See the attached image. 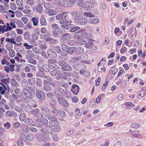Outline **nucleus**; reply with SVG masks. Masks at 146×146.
<instances>
[{"label": "nucleus", "instance_id": "1", "mask_svg": "<svg viewBox=\"0 0 146 146\" xmlns=\"http://www.w3.org/2000/svg\"><path fill=\"white\" fill-rule=\"evenodd\" d=\"M48 119L51 121L49 122V124L52 126L54 131L56 132L59 131L61 128L56 120V117L55 116H52V117H49Z\"/></svg>", "mask_w": 146, "mask_h": 146}, {"label": "nucleus", "instance_id": "2", "mask_svg": "<svg viewBox=\"0 0 146 146\" xmlns=\"http://www.w3.org/2000/svg\"><path fill=\"white\" fill-rule=\"evenodd\" d=\"M50 74L53 76H57L56 79L58 80L61 79H65L66 77L65 74H62L60 70H58L54 69L50 72Z\"/></svg>", "mask_w": 146, "mask_h": 146}, {"label": "nucleus", "instance_id": "3", "mask_svg": "<svg viewBox=\"0 0 146 146\" xmlns=\"http://www.w3.org/2000/svg\"><path fill=\"white\" fill-rule=\"evenodd\" d=\"M45 78L46 79L43 81V84H48L50 85L53 87H55L56 85L60 83V82L58 81L53 80V79L49 76H45Z\"/></svg>", "mask_w": 146, "mask_h": 146}, {"label": "nucleus", "instance_id": "4", "mask_svg": "<svg viewBox=\"0 0 146 146\" xmlns=\"http://www.w3.org/2000/svg\"><path fill=\"white\" fill-rule=\"evenodd\" d=\"M67 15L66 13H64L62 14H60L56 16V18L57 20H60L59 23L60 24H63L64 23L67 21Z\"/></svg>", "mask_w": 146, "mask_h": 146}, {"label": "nucleus", "instance_id": "5", "mask_svg": "<svg viewBox=\"0 0 146 146\" xmlns=\"http://www.w3.org/2000/svg\"><path fill=\"white\" fill-rule=\"evenodd\" d=\"M74 22L78 25L84 26L86 24L87 20L82 17L76 18L74 19Z\"/></svg>", "mask_w": 146, "mask_h": 146}, {"label": "nucleus", "instance_id": "6", "mask_svg": "<svg viewBox=\"0 0 146 146\" xmlns=\"http://www.w3.org/2000/svg\"><path fill=\"white\" fill-rule=\"evenodd\" d=\"M58 64L61 67V69L64 71H70L71 67L64 61H60L58 62Z\"/></svg>", "mask_w": 146, "mask_h": 146}, {"label": "nucleus", "instance_id": "7", "mask_svg": "<svg viewBox=\"0 0 146 146\" xmlns=\"http://www.w3.org/2000/svg\"><path fill=\"white\" fill-rule=\"evenodd\" d=\"M22 94L26 98H24V99L22 101L24 102L25 101V102H26L27 101V98L31 99L32 98V93L30 92V91L27 89H24L23 90Z\"/></svg>", "mask_w": 146, "mask_h": 146}, {"label": "nucleus", "instance_id": "8", "mask_svg": "<svg viewBox=\"0 0 146 146\" xmlns=\"http://www.w3.org/2000/svg\"><path fill=\"white\" fill-rule=\"evenodd\" d=\"M35 136L39 142L46 141L49 139V135H43L41 133H37L35 135Z\"/></svg>", "mask_w": 146, "mask_h": 146}, {"label": "nucleus", "instance_id": "9", "mask_svg": "<svg viewBox=\"0 0 146 146\" xmlns=\"http://www.w3.org/2000/svg\"><path fill=\"white\" fill-rule=\"evenodd\" d=\"M40 110L43 115L46 117H52L50 116V111L49 109L46 107L42 106L40 108Z\"/></svg>", "mask_w": 146, "mask_h": 146}, {"label": "nucleus", "instance_id": "10", "mask_svg": "<svg viewBox=\"0 0 146 146\" xmlns=\"http://www.w3.org/2000/svg\"><path fill=\"white\" fill-rule=\"evenodd\" d=\"M20 138L21 139L25 141L26 140L31 141L33 139V136L32 134L30 133L28 134L27 135L22 133L20 135Z\"/></svg>", "mask_w": 146, "mask_h": 146}, {"label": "nucleus", "instance_id": "11", "mask_svg": "<svg viewBox=\"0 0 146 146\" xmlns=\"http://www.w3.org/2000/svg\"><path fill=\"white\" fill-rule=\"evenodd\" d=\"M47 53L48 56L50 58H56L57 56L56 52L52 49H48L47 50Z\"/></svg>", "mask_w": 146, "mask_h": 146}, {"label": "nucleus", "instance_id": "12", "mask_svg": "<svg viewBox=\"0 0 146 146\" xmlns=\"http://www.w3.org/2000/svg\"><path fill=\"white\" fill-rule=\"evenodd\" d=\"M36 96L39 99L44 100L46 99V96L44 93L40 90H38L36 91Z\"/></svg>", "mask_w": 146, "mask_h": 146}, {"label": "nucleus", "instance_id": "13", "mask_svg": "<svg viewBox=\"0 0 146 146\" xmlns=\"http://www.w3.org/2000/svg\"><path fill=\"white\" fill-rule=\"evenodd\" d=\"M97 3L96 2H91L89 1H86L84 3L83 7L92 8L94 7V5H96Z\"/></svg>", "mask_w": 146, "mask_h": 146}, {"label": "nucleus", "instance_id": "14", "mask_svg": "<svg viewBox=\"0 0 146 146\" xmlns=\"http://www.w3.org/2000/svg\"><path fill=\"white\" fill-rule=\"evenodd\" d=\"M58 101L59 103L63 106L65 107H67L68 106V102L63 97H62V98H58Z\"/></svg>", "mask_w": 146, "mask_h": 146}, {"label": "nucleus", "instance_id": "15", "mask_svg": "<svg viewBox=\"0 0 146 146\" xmlns=\"http://www.w3.org/2000/svg\"><path fill=\"white\" fill-rule=\"evenodd\" d=\"M43 7L40 4H38L36 6H34L32 7L33 11L37 12L40 13L42 11Z\"/></svg>", "mask_w": 146, "mask_h": 146}, {"label": "nucleus", "instance_id": "16", "mask_svg": "<svg viewBox=\"0 0 146 146\" xmlns=\"http://www.w3.org/2000/svg\"><path fill=\"white\" fill-rule=\"evenodd\" d=\"M81 36L84 38L90 40H92L93 35L87 32H83L81 33Z\"/></svg>", "mask_w": 146, "mask_h": 146}, {"label": "nucleus", "instance_id": "17", "mask_svg": "<svg viewBox=\"0 0 146 146\" xmlns=\"http://www.w3.org/2000/svg\"><path fill=\"white\" fill-rule=\"evenodd\" d=\"M54 92L56 97L57 100L58 98H62L61 97L62 95V91L59 89V88H55L54 90Z\"/></svg>", "mask_w": 146, "mask_h": 146}, {"label": "nucleus", "instance_id": "18", "mask_svg": "<svg viewBox=\"0 0 146 146\" xmlns=\"http://www.w3.org/2000/svg\"><path fill=\"white\" fill-rule=\"evenodd\" d=\"M79 86L76 84H74L72 85L71 91L74 94L76 95L79 92Z\"/></svg>", "mask_w": 146, "mask_h": 146}, {"label": "nucleus", "instance_id": "19", "mask_svg": "<svg viewBox=\"0 0 146 146\" xmlns=\"http://www.w3.org/2000/svg\"><path fill=\"white\" fill-rule=\"evenodd\" d=\"M25 123L29 126H35V123L33 120L29 118H27L25 120Z\"/></svg>", "mask_w": 146, "mask_h": 146}, {"label": "nucleus", "instance_id": "20", "mask_svg": "<svg viewBox=\"0 0 146 146\" xmlns=\"http://www.w3.org/2000/svg\"><path fill=\"white\" fill-rule=\"evenodd\" d=\"M74 54H79L82 53L84 51V49L82 47L79 46L78 47H74Z\"/></svg>", "mask_w": 146, "mask_h": 146}, {"label": "nucleus", "instance_id": "21", "mask_svg": "<svg viewBox=\"0 0 146 146\" xmlns=\"http://www.w3.org/2000/svg\"><path fill=\"white\" fill-rule=\"evenodd\" d=\"M40 68L42 72H48L50 70L49 66L46 64H43Z\"/></svg>", "mask_w": 146, "mask_h": 146}, {"label": "nucleus", "instance_id": "22", "mask_svg": "<svg viewBox=\"0 0 146 146\" xmlns=\"http://www.w3.org/2000/svg\"><path fill=\"white\" fill-rule=\"evenodd\" d=\"M46 132L50 135H52L54 133V131L52 127L49 125H47L46 127Z\"/></svg>", "mask_w": 146, "mask_h": 146}, {"label": "nucleus", "instance_id": "23", "mask_svg": "<svg viewBox=\"0 0 146 146\" xmlns=\"http://www.w3.org/2000/svg\"><path fill=\"white\" fill-rule=\"evenodd\" d=\"M69 22V21H68V19L67 20V21L66 23H64L63 24V25H62L61 26V27L62 29H64L66 30H68L71 28V25H67V23ZM70 23H72V21H69Z\"/></svg>", "mask_w": 146, "mask_h": 146}, {"label": "nucleus", "instance_id": "24", "mask_svg": "<svg viewBox=\"0 0 146 146\" xmlns=\"http://www.w3.org/2000/svg\"><path fill=\"white\" fill-rule=\"evenodd\" d=\"M100 21V19L98 18H91L88 20L89 23L91 24H97Z\"/></svg>", "mask_w": 146, "mask_h": 146}, {"label": "nucleus", "instance_id": "25", "mask_svg": "<svg viewBox=\"0 0 146 146\" xmlns=\"http://www.w3.org/2000/svg\"><path fill=\"white\" fill-rule=\"evenodd\" d=\"M44 12L45 14L48 15L50 16L54 15L57 14V12H56L54 11L52 9L46 10H45Z\"/></svg>", "mask_w": 146, "mask_h": 146}, {"label": "nucleus", "instance_id": "26", "mask_svg": "<svg viewBox=\"0 0 146 146\" xmlns=\"http://www.w3.org/2000/svg\"><path fill=\"white\" fill-rule=\"evenodd\" d=\"M27 104L31 107L35 108L37 106L36 102L33 100H30L27 102Z\"/></svg>", "mask_w": 146, "mask_h": 146}, {"label": "nucleus", "instance_id": "27", "mask_svg": "<svg viewBox=\"0 0 146 146\" xmlns=\"http://www.w3.org/2000/svg\"><path fill=\"white\" fill-rule=\"evenodd\" d=\"M58 4L60 6L64 7H68V1L63 0L58 2Z\"/></svg>", "mask_w": 146, "mask_h": 146}, {"label": "nucleus", "instance_id": "28", "mask_svg": "<svg viewBox=\"0 0 146 146\" xmlns=\"http://www.w3.org/2000/svg\"><path fill=\"white\" fill-rule=\"evenodd\" d=\"M16 114V112L14 111H11L9 110L7 111L5 113L6 116L9 117L14 116Z\"/></svg>", "mask_w": 146, "mask_h": 146}, {"label": "nucleus", "instance_id": "29", "mask_svg": "<svg viewBox=\"0 0 146 146\" xmlns=\"http://www.w3.org/2000/svg\"><path fill=\"white\" fill-rule=\"evenodd\" d=\"M146 93V91L145 90H142L137 95L138 98L140 99L143 98Z\"/></svg>", "mask_w": 146, "mask_h": 146}, {"label": "nucleus", "instance_id": "30", "mask_svg": "<svg viewBox=\"0 0 146 146\" xmlns=\"http://www.w3.org/2000/svg\"><path fill=\"white\" fill-rule=\"evenodd\" d=\"M66 51L67 53L70 54H72L73 53L74 54V47L68 46Z\"/></svg>", "mask_w": 146, "mask_h": 146}, {"label": "nucleus", "instance_id": "31", "mask_svg": "<svg viewBox=\"0 0 146 146\" xmlns=\"http://www.w3.org/2000/svg\"><path fill=\"white\" fill-rule=\"evenodd\" d=\"M80 72L81 74L85 77H88L90 75V72L87 70H82Z\"/></svg>", "mask_w": 146, "mask_h": 146}, {"label": "nucleus", "instance_id": "32", "mask_svg": "<svg viewBox=\"0 0 146 146\" xmlns=\"http://www.w3.org/2000/svg\"><path fill=\"white\" fill-rule=\"evenodd\" d=\"M33 22L34 26H36L38 23L39 18L38 17H33L31 19Z\"/></svg>", "mask_w": 146, "mask_h": 146}, {"label": "nucleus", "instance_id": "33", "mask_svg": "<svg viewBox=\"0 0 146 146\" xmlns=\"http://www.w3.org/2000/svg\"><path fill=\"white\" fill-rule=\"evenodd\" d=\"M40 23L42 26H45L47 25V23L46 19L44 17H42L40 18Z\"/></svg>", "mask_w": 146, "mask_h": 146}, {"label": "nucleus", "instance_id": "34", "mask_svg": "<svg viewBox=\"0 0 146 146\" xmlns=\"http://www.w3.org/2000/svg\"><path fill=\"white\" fill-rule=\"evenodd\" d=\"M72 16L74 17H78L81 15V13L80 12L77 11H73L71 13Z\"/></svg>", "mask_w": 146, "mask_h": 146}, {"label": "nucleus", "instance_id": "35", "mask_svg": "<svg viewBox=\"0 0 146 146\" xmlns=\"http://www.w3.org/2000/svg\"><path fill=\"white\" fill-rule=\"evenodd\" d=\"M26 114L25 113H21L19 116V119L21 121L23 122L25 121L26 119Z\"/></svg>", "mask_w": 146, "mask_h": 146}, {"label": "nucleus", "instance_id": "36", "mask_svg": "<svg viewBox=\"0 0 146 146\" xmlns=\"http://www.w3.org/2000/svg\"><path fill=\"white\" fill-rule=\"evenodd\" d=\"M20 128L23 130L25 131H28L29 130V127L26 124H23L21 125Z\"/></svg>", "mask_w": 146, "mask_h": 146}, {"label": "nucleus", "instance_id": "37", "mask_svg": "<svg viewBox=\"0 0 146 146\" xmlns=\"http://www.w3.org/2000/svg\"><path fill=\"white\" fill-rule=\"evenodd\" d=\"M44 90L46 92H49L50 91L52 87L48 84H44Z\"/></svg>", "mask_w": 146, "mask_h": 146}, {"label": "nucleus", "instance_id": "38", "mask_svg": "<svg viewBox=\"0 0 146 146\" xmlns=\"http://www.w3.org/2000/svg\"><path fill=\"white\" fill-rule=\"evenodd\" d=\"M70 37V34L68 33H65L62 35V39L67 40L69 39Z\"/></svg>", "mask_w": 146, "mask_h": 146}, {"label": "nucleus", "instance_id": "39", "mask_svg": "<svg viewBox=\"0 0 146 146\" xmlns=\"http://www.w3.org/2000/svg\"><path fill=\"white\" fill-rule=\"evenodd\" d=\"M98 70L99 72H101L102 71L105 72L106 69L104 65L101 64L98 67Z\"/></svg>", "mask_w": 146, "mask_h": 146}, {"label": "nucleus", "instance_id": "40", "mask_svg": "<svg viewBox=\"0 0 146 146\" xmlns=\"http://www.w3.org/2000/svg\"><path fill=\"white\" fill-rule=\"evenodd\" d=\"M126 108L127 109L130 110L131 109V106H133V107L135 106V105L131 102H128L126 103Z\"/></svg>", "mask_w": 146, "mask_h": 146}, {"label": "nucleus", "instance_id": "41", "mask_svg": "<svg viewBox=\"0 0 146 146\" xmlns=\"http://www.w3.org/2000/svg\"><path fill=\"white\" fill-rule=\"evenodd\" d=\"M80 29V27H79L77 26H76L72 27L70 30V31L71 32L74 33L78 30Z\"/></svg>", "mask_w": 146, "mask_h": 146}, {"label": "nucleus", "instance_id": "42", "mask_svg": "<svg viewBox=\"0 0 146 146\" xmlns=\"http://www.w3.org/2000/svg\"><path fill=\"white\" fill-rule=\"evenodd\" d=\"M84 15L86 17L90 18H93L95 17V16L94 14L90 12H85Z\"/></svg>", "mask_w": 146, "mask_h": 146}, {"label": "nucleus", "instance_id": "43", "mask_svg": "<svg viewBox=\"0 0 146 146\" xmlns=\"http://www.w3.org/2000/svg\"><path fill=\"white\" fill-rule=\"evenodd\" d=\"M130 127L131 128H138L140 127V125L139 123H135L131 124L130 125Z\"/></svg>", "mask_w": 146, "mask_h": 146}, {"label": "nucleus", "instance_id": "44", "mask_svg": "<svg viewBox=\"0 0 146 146\" xmlns=\"http://www.w3.org/2000/svg\"><path fill=\"white\" fill-rule=\"evenodd\" d=\"M57 63V61L55 59H50L48 60V64L49 65Z\"/></svg>", "mask_w": 146, "mask_h": 146}, {"label": "nucleus", "instance_id": "45", "mask_svg": "<svg viewBox=\"0 0 146 146\" xmlns=\"http://www.w3.org/2000/svg\"><path fill=\"white\" fill-rule=\"evenodd\" d=\"M36 76H37L43 78H44L45 77V75L44 74H43L42 72L40 71H38L36 72Z\"/></svg>", "mask_w": 146, "mask_h": 146}, {"label": "nucleus", "instance_id": "46", "mask_svg": "<svg viewBox=\"0 0 146 146\" xmlns=\"http://www.w3.org/2000/svg\"><path fill=\"white\" fill-rule=\"evenodd\" d=\"M78 42V44L80 45H86V40L81 39L80 40H79Z\"/></svg>", "mask_w": 146, "mask_h": 146}, {"label": "nucleus", "instance_id": "47", "mask_svg": "<svg viewBox=\"0 0 146 146\" xmlns=\"http://www.w3.org/2000/svg\"><path fill=\"white\" fill-rule=\"evenodd\" d=\"M6 41L7 42H9L13 43L14 44H15L16 43L14 40V39L13 38L10 39L9 38H7L6 39Z\"/></svg>", "mask_w": 146, "mask_h": 146}, {"label": "nucleus", "instance_id": "48", "mask_svg": "<svg viewBox=\"0 0 146 146\" xmlns=\"http://www.w3.org/2000/svg\"><path fill=\"white\" fill-rule=\"evenodd\" d=\"M87 58V55L86 54H83L80 57H79V58H80L82 61H84L85 60H86Z\"/></svg>", "mask_w": 146, "mask_h": 146}, {"label": "nucleus", "instance_id": "49", "mask_svg": "<svg viewBox=\"0 0 146 146\" xmlns=\"http://www.w3.org/2000/svg\"><path fill=\"white\" fill-rule=\"evenodd\" d=\"M74 132V129L73 128L69 129L66 132V134L68 135H71Z\"/></svg>", "mask_w": 146, "mask_h": 146}, {"label": "nucleus", "instance_id": "50", "mask_svg": "<svg viewBox=\"0 0 146 146\" xmlns=\"http://www.w3.org/2000/svg\"><path fill=\"white\" fill-rule=\"evenodd\" d=\"M78 42L74 40H70L68 42V44L70 45H76L78 44Z\"/></svg>", "mask_w": 146, "mask_h": 146}, {"label": "nucleus", "instance_id": "51", "mask_svg": "<svg viewBox=\"0 0 146 146\" xmlns=\"http://www.w3.org/2000/svg\"><path fill=\"white\" fill-rule=\"evenodd\" d=\"M46 95L47 98L52 99L54 97V94L52 92H49L46 93Z\"/></svg>", "mask_w": 146, "mask_h": 146}, {"label": "nucleus", "instance_id": "52", "mask_svg": "<svg viewBox=\"0 0 146 146\" xmlns=\"http://www.w3.org/2000/svg\"><path fill=\"white\" fill-rule=\"evenodd\" d=\"M74 38L77 40L79 41L81 39V35L79 34H75L73 36Z\"/></svg>", "mask_w": 146, "mask_h": 146}, {"label": "nucleus", "instance_id": "53", "mask_svg": "<svg viewBox=\"0 0 146 146\" xmlns=\"http://www.w3.org/2000/svg\"><path fill=\"white\" fill-rule=\"evenodd\" d=\"M26 4L31 6H33L35 4V2L33 0H27L26 2Z\"/></svg>", "mask_w": 146, "mask_h": 146}, {"label": "nucleus", "instance_id": "54", "mask_svg": "<svg viewBox=\"0 0 146 146\" xmlns=\"http://www.w3.org/2000/svg\"><path fill=\"white\" fill-rule=\"evenodd\" d=\"M51 28L55 31L56 30L58 31L60 29L58 25L56 24H52L51 26Z\"/></svg>", "mask_w": 146, "mask_h": 146}, {"label": "nucleus", "instance_id": "55", "mask_svg": "<svg viewBox=\"0 0 146 146\" xmlns=\"http://www.w3.org/2000/svg\"><path fill=\"white\" fill-rule=\"evenodd\" d=\"M54 50L58 53L61 54L62 56H63V54H62V53L61 52V50L59 46H56L54 48Z\"/></svg>", "mask_w": 146, "mask_h": 146}, {"label": "nucleus", "instance_id": "56", "mask_svg": "<svg viewBox=\"0 0 146 146\" xmlns=\"http://www.w3.org/2000/svg\"><path fill=\"white\" fill-rule=\"evenodd\" d=\"M93 45V43L92 42H89L86 43L85 46L87 48H90L92 47Z\"/></svg>", "mask_w": 146, "mask_h": 146}, {"label": "nucleus", "instance_id": "57", "mask_svg": "<svg viewBox=\"0 0 146 146\" xmlns=\"http://www.w3.org/2000/svg\"><path fill=\"white\" fill-rule=\"evenodd\" d=\"M11 85L13 86H16L18 84V82L14 78L11 79Z\"/></svg>", "mask_w": 146, "mask_h": 146}, {"label": "nucleus", "instance_id": "58", "mask_svg": "<svg viewBox=\"0 0 146 146\" xmlns=\"http://www.w3.org/2000/svg\"><path fill=\"white\" fill-rule=\"evenodd\" d=\"M24 36L26 40L29 39L31 36V35L28 32H25L24 34Z\"/></svg>", "mask_w": 146, "mask_h": 146}, {"label": "nucleus", "instance_id": "59", "mask_svg": "<svg viewBox=\"0 0 146 146\" xmlns=\"http://www.w3.org/2000/svg\"><path fill=\"white\" fill-rule=\"evenodd\" d=\"M9 78H5L4 79H1V81L3 82L4 84L5 85H7L8 83H9L10 80Z\"/></svg>", "mask_w": 146, "mask_h": 146}, {"label": "nucleus", "instance_id": "60", "mask_svg": "<svg viewBox=\"0 0 146 146\" xmlns=\"http://www.w3.org/2000/svg\"><path fill=\"white\" fill-rule=\"evenodd\" d=\"M13 48V45L11 43H9L7 44L6 46V49L8 51L12 50Z\"/></svg>", "mask_w": 146, "mask_h": 146}, {"label": "nucleus", "instance_id": "61", "mask_svg": "<svg viewBox=\"0 0 146 146\" xmlns=\"http://www.w3.org/2000/svg\"><path fill=\"white\" fill-rule=\"evenodd\" d=\"M39 111V110L38 109L36 108L32 110L31 111V113L32 114L36 115Z\"/></svg>", "mask_w": 146, "mask_h": 146}, {"label": "nucleus", "instance_id": "62", "mask_svg": "<svg viewBox=\"0 0 146 146\" xmlns=\"http://www.w3.org/2000/svg\"><path fill=\"white\" fill-rule=\"evenodd\" d=\"M52 5L51 4L47 3L44 4V8L47 9H50L52 7Z\"/></svg>", "mask_w": 146, "mask_h": 146}, {"label": "nucleus", "instance_id": "63", "mask_svg": "<svg viewBox=\"0 0 146 146\" xmlns=\"http://www.w3.org/2000/svg\"><path fill=\"white\" fill-rule=\"evenodd\" d=\"M36 117L39 119H41L43 117V116L42 113L39 112L35 115Z\"/></svg>", "mask_w": 146, "mask_h": 146}, {"label": "nucleus", "instance_id": "64", "mask_svg": "<svg viewBox=\"0 0 146 146\" xmlns=\"http://www.w3.org/2000/svg\"><path fill=\"white\" fill-rule=\"evenodd\" d=\"M52 137L53 140L54 141H57L58 139V135L57 133H55L52 136Z\"/></svg>", "mask_w": 146, "mask_h": 146}]
</instances>
